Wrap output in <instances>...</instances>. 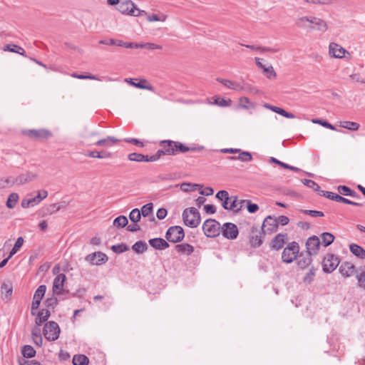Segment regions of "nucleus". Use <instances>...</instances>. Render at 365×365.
Segmentation results:
<instances>
[{
  "instance_id": "1",
  "label": "nucleus",
  "mask_w": 365,
  "mask_h": 365,
  "mask_svg": "<svg viewBox=\"0 0 365 365\" xmlns=\"http://www.w3.org/2000/svg\"><path fill=\"white\" fill-rule=\"evenodd\" d=\"M295 24L297 27L308 31H317L324 33L328 29L327 24L324 20L314 16L299 17L295 20Z\"/></svg>"
},
{
  "instance_id": "2",
  "label": "nucleus",
  "mask_w": 365,
  "mask_h": 365,
  "mask_svg": "<svg viewBox=\"0 0 365 365\" xmlns=\"http://www.w3.org/2000/svg\"><path fill=\"white\" fill-rule=\"evenodd\" d=\"M182 217L184 224L192 228L197 227L201 221L200 212L195 207L185 209Z\"/></svg>"
},
{
  "instance_id": "3",
  "label": "nucleus",
  "mask_w": 365,
  "mask_h": 365,
  "mask_svg": "<svg viewBox=\"0 0 365 365\" xmlns=\"http://www.w3.org/2000/svg\"><path fill=\"white\" fill-rule=\"evenodd\" d=\"M118 10L123 14L133 16H140L146 14L145 11L139 9L130 0L120 2L118 6Z\"/></svg>"
},
{
  "instance_id": "4",
  "label": "nucleus",
  "mask_w": 365,
  "mask_h": 365,
  "mask_svg": "<svg viewBox=\"0 0 365 365\" xmlns=\"http://www.w3.org/2000/svg\"><path fill=\"white\" fill-rule=\"evenodd\" d=\"M299 252V247L297 242H289L284 249L282 254V262L287 264L292 263L296 259Z\"/></svg>"
},
{
  "instance_id": "5",
  "label": "nucleus",
  "mask_w": 365,
  "mask_h": 365,
  "mask_svg": "<svg viewBox=\"0 0 365 365\" xmlns=\"http://www.w3.org/2000/svg\"><path fill=\"white\" fill-rule=\"evenodd\" d=\"M60 332L61 329L58 324L53 321L46 323L43 329V333L46 339L50 341L58 339Z\"/></svg>"
},
{
  "instance_id": "6",
  "label": "nucleus",
  "mask_w": 365,
  "mask_h": 365,
  "mask_svg": "<svg viewBox=\"0 0 365 365\" xmlns=\"http://www.w3.org/2000/svg\"><path fill=\"white\" fill-rule=\"evenodd\" d=\"M220 224L215 220H206L202 225V230L207 237H215L220 234Z\"/></svg>"
},
{
  "instance_id": "7",
  "label": "nucleus",
  "mask_w": 365,
  "mask_h": 365,
  "mask_svg": "<svg viewBox=\"0 0 365 365\" xmlns=\"http://www.w3.org/2000/svg\"><path fill=\"white\" fill-rule=\"evenodd\" d=\"M185 237V232L180 226H172L168 228L165 233V238L168 241L173 243L181 242Z\"/></svg>"
},
{
  "instance_id": "8",
  "label": "nucleus",
  "mask_w": 365,
  "mask_h": 365,
  "mask_svg": "<svg viewBox=\"0 0 365 365\" xmlns=\"http://www.w3.org/2000/svg\"><path fill=\"white\" fill-rule=\"evenodd\" d=\"M339 264V258L334 254H327L324 257L322 267L323 271L327 273L332 272Z\"/></svg>"
},
{
  "instance_id": "9",
  "label": "nucleus",
  "mask_w": 365,
  "mask_h": 365,
  "mask_svg": "<svg viewBox=\"0 0 365 365\" xmlns=\"http://www.w3.org/2000/svg\"><path fill=\"white\" fill-rule=\"evenodd\" d=\"M278 226L277 219L269 215L263 221L262 231L265 235H271L277 230Z\"/></svg>"
},
{
  "instance_id": "10",
  "label": "nucleus",
  "mask_w": 365,
  "mask_h": 365,
  "mask_svg": "<svg viewBox=\"0 0 365 365\" xmlns=\"http://www.w3.org/2000/svg\"><path fill=\"white\" fill-rule=\"evenodd\" d=\"M319 195L324 196L328 199L334 200L338 202H343L348 205H351L354 206H363L364 203L356 202L351 200H349L338 194H336L329 191H322V193H319Z\"/></svg>"
},
{
  "instance_id": "11",
  "label": "nucleus",
  "mask_w": 365,
  "mask_h": 365,
  "mask_svg": "<svg viewBox=\"0 0 365 365\" xmlns=\"http://www.w3.org/2000/svg\"><path fill=\"white\" fill-rule=\"evenodd\" d=\"M220 232L223 237L228 240H235L237 237L239 231L237 227L232 222H225L221 227Z\"/></svg>"
},
{
  "instance_id": "12",
  "label": "nucleus",
  "mask_w": 365,
  "mask_h": 365,
  "mask_svg": "<svg viewBox=\"0 0 365 365\" xmlns=\"http://www.w3.org/2000/svg\"><path fill=\"white\" fill-rule=\"evenodd\" d=\"M217 81L220 83L223 84L228 88L235 90L236 91H250L252 90V86L249 84L242 85L236 81H232L227 79L223 78H217Z\"/></svg>"
},
{
  "instance_id": "13",
  "label": "nucleus",
  "mask_w": 365,
  "mask_h": 365,
  "mask_svg": "<svg viewBox=\"0 0 365 365\" xmlns=\"http://www.w3.org/2000/svg\"><path fill=\"white\" fill-rule=\"evenodd\" d=\"M23 134L33 140H36L46 139L51 135V132L46 129L25 130H23Z\"/></svg>"
},
{
  "instance_id": "14",
  "label": "nucleus",
  "mask_w": 365,
  "mask_h": 365,
  "mask_svg": "<svg viewBox=\"0 0 365 365\" xmlns=\"http://www.w3.org/2000/svg\"><path fill=\"white\" fill-rule=\"evenodd\" d=\"M250 244L254 248L259 247L262 244V236L257 226L253 225L250 228Z\"/></svg>"
},
{
  "instance_id": "15",
  "label": "nucleus",
  "mask_w": 365,
  "mask_h": 365,
  "mask_svg": "<svg viewBox=\"0 0 365 365\" xmlns=\"http://www.w3.org/2000/svg\"><path fill=\"white\" fill-rule=\"evenodd\" d=\"M320 246V240L316 236L313 235L309 237L306 242V247L307 250V253L312 255H315L317 254Z\"/></svg>"
},
{
  "instance_id": "16",
  "label": "nucleus",
  "mask_w": 365,
  "mask_h": 365,
  "mask_svg": "<svg viewBox=\"0 0 365 365\" xmlns=\"http://www.w3.org/2000/svg\"><path fill=\"white\" fill-rule=\"evenodd\" d=\"M329 53L334 58H341L348 51L338 43L331 42L329 46Z\"/></svg>"
},
{
  "instance_id": "17",
  "label": "nucleus",
  "mask_w": 365,
  "mask_h": 365,
  "mask_svg": "<svg viewBox=\"0 0 365 365\" xmlns=\"http://www.w3.org/2000/svg\"><path fill=\"white\" fill-rule=\"evenodd\" d=\"M66 277L64 274H58L53 282V292L54 294H61Z\"/></svg>"
},
{
  "instance_id": "18",
  "label": "nucleus",
  "mask_w": 365,
  "mask_h": 365,
  "mask_svg": "<svg viewBox=\"0 0 365 365\" xmlns=\"http://www.w3.org/2000/svg\"><path fill=\"white\" fill-rule=\"evenodd\" d=\"M287 235L279 233L277 235L272 241L271 247L273 250H279L282 249L286 242Z\"/></svg>"
},
{
  "instance_id": "19",
  "label": "nucleus",
  "mask_w": 365,
  "mask_h": 365,
  "mask_svg": "<svg viewBox=\"0 0 365 365\" xmlns=\"http://www.w3.org/2000/svg\"><path fill=\"white\" fill-rule=\"evenodd\" d=\"M339 272L345 277H351L356 271L355 266L349 262H343L339 267Z\"/></svg>"
},
{
  "instance_id": "20",
  "label": "nucleus",
  "mask_w": 365,
  "mask_h": 365,
  "mask_svg": "<svg viewBox=\"0 0 365 365\" xmlns=\"http://www.w3.org/2000/svg\"><path fill=\"white\" fill-rule=\"evenodd\" d=\"M138 79H133V78H125V81L128 83L129 84L133 86L135 88H141V89H145L148 91H153V87L148 83V81L146 79L142 78L139 80L138 83L134 82V81H137Z\"/></svg>"
},
{
  "instance_id": "21",
  "label": "nucleus",
  "mask_w": 365,
  "mask_h": 365,
  "mask_svg": "<svg viewBox=\"0 0 365 365\" xmlns=\"http://www.w3.org/2000/svg\"><path fill=\"white\" fill-rule=\"evenodd\" d=\"M149 244L151 247L158 250H163L169 247L168 242L164 239L159 237L150 239L149 240Z\"/></svg>"
},
{
  "instance_id": "22",
  "label": "nucleus",
  "mask_w": 365,
  "mask_h": 365,
  "mask_svg": "<svg viewBox=\"0 0 365 365\" xmlns=\"http://www.w3.org/2000/svg\"><path fill=\"white\" fill-rule=\"evenodd\" d=\"M174 144L175 141L171 140H164L160 142V146H164L168 155H176Z\"/></svg>"
},
{
  "instance_id": "23",
  "label": "nucleus",
  "mask_w": 365,
  "mask_h": 365,
  "mask_svg": "<svg viewBox=\"0 0 365 365\" xmlns=\"http://www.w3.org/2000/svg\"><path fill=\"white\" fill-rule=\"evenodd\" d=\"M264 106L266 108H268V109L272 110L273 112L277 113L287 118H294L295 117L293 113L287 112L285 110H284L279 107L274 106H272V105H269L267 103H265L264 105Z\"/></svg>"
},
{
  "instance_id": "24",
  "label": "nucleus",
  "mask_w": 365,
  "mask_h": 365,
  "mask_svg": "<svg viewBox=\"0 0 365 365\" xmlns=\"http://www.w3.org/2000/svg\"><path fill=\"white\" fill-rule=\"evenodd\" d=\"M173 145L175 148L176 155L178 154L179 153H184L188 151H195L197 150H200L202 148V147L198 148L195 147H188L186 145L178 141H175V144Z\"/></svg>"
},
{
  "instance_id": "25",
  "label": "nucleus",
  "mask_w": 365,
  "mask_h": 365,
  "mask_svg": "<svg viewBox=\"0 0 365 365\" xmlns=\"http://www.w3.org/2000/svg\"><path fill=\"white\" fill-rule=\"evenodd\" d=\"M119 141L118 139L113 136H108L106 138L101 139L97 140L93 144L98 146L102 147H110L113 145L117 143Z\"/></svg>"
},
{
  "instance_id": "26",
  "label": "nucleus",
  "mask_w": 365,
  "mask_h": 365,
  "mask_svg": "<svg viewBox=\"0 0 365 365\" xmlns=\"http://www.w3.org/2000/svg\"><path fill=\"white\" fill-rule=\"evenodd\" d=\"M51 315L48 309H43L38 312L36 318V324L40 327L43 322H46Z\"/></svg>"
},
{
  "instance_id": "27",
  "label": "nucleus",
  "mask_w": 365,
  "mask_h": 365,
  "mask_svg": "<svg viewBox=\"0 0 365 365\" xmlns=\"http://www.w3.org/2000/svg\"><path fill=\"white\" fill-rule=\"evenodd\" d=\"M141 215L143 217H150V221H155L153 216V204L152 202L147 203L141 207L140 210Z\"/></svg>"
},
{
  "instance_id": "28",
  "label": "nucleus",
  "mask_w": 365,
  "mask_h": 365,
  "mask_svg": "<svg viewBox=\"0 0 365 365\" xmlns=\"http://www.w3.org/2000/svg\"><path fill=\"white\" fill-rule=\"evenodd\" d=\"M175 249L179 253L186 255H191L194 251L193 246L187 243L177 245Z\"/></svg>"
},
{
  "instance_id": "29",
  "label": "nucleus",
  "mask_w": 365,
  "mask_h": 365,
  "mask_svg": "<svg viewBox=\"0 0 365 365\" xmlns=\"http://www.w3.org/2000/svg\"><path fill=\"white\" fill-rule=\"evenodd\" d=\"M66 207V204L65 202L61 203H53L49 205L45 208V214L52 215L59 211L62 208H65Z\"/></svg>"
},
{
  "instance_id": "30",
  "label": "nucleus",
  "mask_w": 365,
  "mask_h": 365,
  "mask_svg": "<svg viewBox=\"0 0 365 365\" xmlns=\"http://www.w3.org/2000/svg\"><path fill=\"white\" fill-rule=\"evenodd\" d=\"M311 255L309 253L306 255L301 254L297 261L298 266L302 269L307 267L312 262Z\"/></svg>"
},
{
  "instance_id": "31",
  "label": "nucleus",
  "mask_w": 365,
  "mask_h": 365,
  "mask_svg": "<svg viewBox=\"0 0 365 365\" xmlns=\"http://www.w3.org/2000/svg\"><path fill=\"white\" fill-rule=\"evenodd\" d=\"M349 250L351 253L357 257L365 259V250L361 246L356 244H351L349 245Z\"/></svg>"
},
{
  "instance_id": "32",
  "label": "nucleus",
  "mask_w": 365,
  "mask_h": 365,
  "mask_svg": "<svg viewBox=\"0 0 365 365\" xmlns=\"http://www.w3.org/2000/svg\"><path fill=\"white\" fill-rule=\"evenodd\" d=\"M31 335L34 344L38 346H41L43 343V339L41 334L40 327H34L31 331Z\"/></svg>"
},
{
  "instance_id": "33",
  "label": "nucleus",
  "mask_w": 365,
  "mask_h": 365,
  "mask_svg": "<svg viewBox=\"0 0 365 365\" xmlns=\"http://www.w3.org/2000/svg\"><path fill=\"white\" fill-rule=\"evenodd\" d=\"M4 51L16 53L23 56H26L24 49L16 44H6L4 48Z\"/></svg>"
},
{
  "instance_id": "34",
  "label": "nucleus",
  "mask_w": 365,
  "mask_h": 365,
  "mask_svg": "<svg viewBox=\"0 0 365 365\" xmlns=\"http://www.w3.org/2000/svg\"><path fill=\"white\" fill-rule=\"evenodd\" d=\"M73 365H88L89 359L84 354H76L73 357Z\"/></svg>"
},
{
  "instance_id": "35",
  "label": "nucleus",
  "mask_w": 365,
  "mask_h": 365,
  "mask_svg": "<svg viewBox=\"0 0 365 365\" xmlns=\"http://www.w3.org/2000/svg\"><path fill=\"white\" fill-rule=\"evenodd\" d=\"M112 155V154L109 152H106V151H101V152H98V151H96V150H93V151H88V153L86 154V156L88 157H90V158H110Z\"/></svg>"
},
{
  "instance_id": "36",
  "label": "nucleus",
  "mask_w": 365,
  "mask_h": 365,
  "mask_svg": "<svg viewBox=\"0 0 365 365\" xmlns=\"http://www.w3.org/2000/svg\"><path fill=\"white\" fill-rule=\"evenodd\" d=\"M229 198H230V200H225L223 202H222V206L225 210L234 211L235 207H236L235 204L237 196L232 195L230 196Z\"/></svg>"
},
{
  "instance_id": "37",
  "label": "nucleus",
  "mask_w": 365,
  "mask_h": 365,
  "mask_svg": "<svg viewBox=\"0 0 365 365\" xmlns=\"http://www.w3.org/2000/svg\"><path fill=\"white\" fill-rule=\"evenodd\" d=\"M48 196V192L46 190L43 191V197H40V191L38 195L35 197H29L30 206L33 207L38 205L42 200L45 199Z\"/></svg>"
},
{
  "instance_id": "38",
  "label": "nucleus",
  "mask_w": 365,
  "mask_h": 365,
  "mask_svg": "<svg viewBox=\"0 0 365 365\" xmlns=\"http://www.w3.org/2000/svg\"><path fill=\"white\" fill-rule=\"evenodd\" d=\"M132 249L138 254H142L148 249V245L145 242L138 241L133 246Z\"/></svg>"
},
{
  "instance_id": "39",
  "label": "nucleus",
  "mask_w": 365,
  "mask_h": 365,
  "mask_svg": "<svg viewBox=\"0 0 365 365\" xmlns=\"http://www.w3.org/2000/svg\"><path fill=\"white\" fill-rule=\"evenodd\" d=\"M19 195L16 192H12L9 195V197L6 201V207L9 209L14 208L18 200H19Z\"/></svg>"
},
{
  "instance_id": "40",
  "label": "nucleus",
  "mask_w": 365,
  "mask_h": 365,
  "mask_svg": "<svg viewBox=\"0 0 365 365\" xmlns=\"http://www.w3.org/2000/svg\"><path fill=\"white\" fill-rule=\"evenodd\" d=\"M334 236L330 232H324L321 235V239L324 247L330 245L334 240Z\"/></svg>"
},
{
  "instance_id": "41",
  "label": "nucleus",
  "mask_w": 365,
  "mask_h": 365,
  "mask_svg": "<svg viewBox=\"0 0 365 365\" xmlns=\"http://www.w3.org/2000/svg\"><path fill=\"white\" fill-rule=\"evenodd\" d=\"M21 354L26 358H32L36 354V351L30 345H24L21 349Z\"/></svg>"
},
{
  "instance_id": "42",
  "label": "nucleus",
  "mask_w": 365,
  "mask_h": 365,
  "mask_svg": "<svg viewBox=\"0 0 365 365\" xmlns=\"http://www.w3.org/2000/svg\"><path fill=\"white\" fill-rule=\"evenodd\" d=\"M37 178V175L33 173H27L26 174L21 175L18 178V180L21 183H25L27 182H30L35 178Z\"/></svg>"
},
{
  "instance_id": "43",
  "label": "nucleus",
  "mask_w": 365,
  "mask_h": 365,
  "mask_svg": "<svg viewBox=\"0 0 365 365\" xmlns=\"http://www.w3.org/2000/svg\"><path fill=\"white\" fill-rule=\"evenodd\" d=\"M46 292V286L44 284L40 285L36 290L33 299L41 301Z\"/></svg>"
},
{
  "instance_id": "44",
  "label": "nucleus",
  "mask_w": 365,
  "mask_h": 365,
  "mask_svg": "<svg viewBox=\"0 0 365 365\" xmlns=\"http://www.w3.org/2000/svg\"><path fill=\"white\" fill-rule=\"evenodd\" d=\"M24 242V240L22 237H19L17 238L14 246L13 247L12 250H11V252L9 253V258H11L13 255H14L18 252V250L23 245Z\"/></svg>"
},
{
  "instance_id": "45",
  "label": "nucleus",
  "mask_w": 365,
  "mask_h": 365,
  "mask_svg": "<svg viewBox=\"0 0 365 365\" xmlns=\"http://www.w3.org/2000/svg\"><path fill=\"white\" fill-rule=\"evenodd\" d=\"M128 219L124 215H120L113 220V225L118 227H124L128 225Z\"/></svg>"
},
{
  "instance_id": "46",
  "label": "nucleus",
  "mask_w": 365,
  "mask_h": 365,
  "mask_svg": "<svg viewBox=\"0 0 365 365\" xmlns=\"http://www.w3.org/2000/svg\"><path fill=\"white\" fill-rule=\"evenodd\" d=\"M137 48H146L148 50L162 49L160 45L153 43H138Z\"/></svg>"
},
{
  "instance_id": "47",
  "label": "nucleus",
  "mask_w": 365,
  "mask_h": 365,
  "mask_svg": "<svg viewBox=\"0 0 365 365\" xmlns=\"http://www.w3.org/2000/svg\"><path fill=\"white\" fill-rule=\"evenodd\" d=\"M1 294L5 297V298H9L12 295L13 288L11 285L3 283L1 287Z\"/></svg>"
},
{
  "instance_id": "48",
  "label": "nucleus",
  "mask_w": 365,
  "mask_h": 365,
  "mask_svg": "<svg viewBox=\"0 0 365 365\" xmlns=\"http://www.w3.org/2000/svg\"><path fill=\"white\" fill-rule=\"evenodd\" d=\"M302 182L304 185L313 189L314 190L318 192V193H322V190L320 189V187L318 184H317L314 181L308 179H304Z\"/></svg>"
},
{
  "instance_id": "49",
  "label": "nucleus",
  "mask_w": 365,
  "mask_h": 365,
  "mask_svg": "<svg viewBox=\"0 0 365 365\" xmlns=\"http://www.w3.org/2000/svg\"><path fill=\"white\" fill-rule=\"evenodd\" d=\"M129 218L133 223L138 222L141 218L140 211L138 208L132 210L129 214Z\"/></svg>"
},
{
  "instance_id": "50",
  "label": "nucleus",
  "mask_w": 365,
  "mask_h": 365,
  "mask_svg": "<svg viewBox=\"0 0 365 365\" xmlns=\"http://www.w3.org/2000/svg\"><path fill=\"white\" fill-rule=\"evenodd\" d=\"M340 126L350 130H357L359 128V124L351 121H343L341 122Z\"/></svg>"
},
{
  "instance_id": "51",
  "label": "nucleus",
  "mask_w": 365,
  "mask_h": 365,
  "mask_svg": "<svg viewBox=\"0 0 365 365\" xmlns=\"http://www.w3.org/2000/svg\"><path fill=\"white\" fill-rule=\"evenodd\" d=\"M237 160L242 162H250L252 160V156L250 153L247 151H242L238 153Z\"/></svg>"
},
{
  "instance_id": "52",
  "label": "nucleus",
  "mask_w": 365,
  "mask_h": 365,
  "mask_svg": "<svg viewBox=\"0 0 365 365\" xmlns=\"http://www.w3.org/2000/svg\"><path fill=\"white\" fill-rule=\"evenodd\" d=\"M199 187H200V185L198 184H192L190 182H183L180 185V189L183 192L194 191Z\"/></svg>"
},
{
  "instance_id": "53",
  "label": "nucleus",
  "mask_w": 365,
  "mask_h": 365,
  "mask_svg": "<svg viewBox=\"0 0 365 365\" xmlns=\"http://www.w3.org/2000/svg\"><path fill=\"white\" fill-rule=\"evenodd\" d=\"M263 73L266 76V77L269 79H274L277 76V73L274 71V68L272 66L264 68Z\"/></svg>"
},
{
  "instance_id": "54",
  "label": "nucleus",
  "mask_w": 365,
  "mask_h": 365,
  "mask_svg": "<svg viewBox=\"0 0 365 365\" xmlns=\"http://www.w3.org/2000/svg\"><path fill=\"white\" fill-rule=\"evenodd\" d=\"M111 250L114 252L120 254L127 251L128 250V247L125 244L120 243L115 245H113L111 247Z\"/></svg>"
},
{
  "instance_id": "55",
  "label": "nucleus",
  "mask_w": 365,
  "mask_h": 365,
  "mask_svg": "<svg viewBox=\"0 0 365 365\" xmlns=\"http://www.w3.org/2000/svg\"><path fill=\"white\" fill-rule=\"evenodd\" d=\"M116 46L128 48H137L138 43L125 42L122 40L117 39Z\"/></svg>"
},
{
  "instance_id": "56",
  "label": "nucleus",
  "mask_w": 365,
  "mask_h": 365,
  "mask_svg": "<svg viewBox=\"0 0 365 365\" xmlns=\"http://www.w3.org/2000/svg\"><path fill=\"white\" fill-rule=\"evenodd\" d=\"M359 270L360 272L356 275V277L359 281V286L363 287V283L365 282V266L360 268Z\"/></svg>"
},
{
  "instance_id": "57",
  "label": "nucleus",
  "mask_w": 365,
  "mask_h": 365,
  "mask_svg": "<svg viewBox=\"0 0 365 365\" xmlns=\"http://www.w3.org/2000/svg\"><path fill=\"white\" fill-rule=\"evenodd\" d=\"M230 195H229V193L226 190H220L219 192H217V193L216 194V197L220 200V201H222V202L225 201V200H230V198H229Z\"/></svg>"
},
{
  "instance_id": "58",
  "label": "nucleus",
  "mask_w": 365,
  "mask_h": 365,
  "mask_svg": "<svg viewBox=\"0 0 365 365\" xmlns=\"http://www.w3.org/2000/svg\"><path fill=\"white\" fill-rule=\"evenodd\" d=\"M57 304H58V299L56 297L48 298L45 301V305L49 309H53Z\"/></svg>"
},
{
  "instance_id": "59",
  "label": "nucleus",
  "mask_w": 365,
  "mask_h": 365,
  "mask_svg": "<svg viewBox=\"0 0 365 365\" xmlns=\"http://www.w3.org/2000/svg\"><path fill=\"white\" fill-rule=\"evenodd\" d=\"M128 158L130 161L142 162V158H143V154L132 153L128 155Z\"/></svg>"
},
{
  "instance_id": "60",
  "label": "nucleus",
  "mask_w": 365,
  "mask_h": 365,
  "mask_svg": "<svg viewBox=\"0 0 365 365\" xmlns=\"http://www.w3.org/2000/svg\"><path fill=\"white\" fill-rule=\"evenodd\" d=\"M312 122L314 123H318V124H319L327 128L332 130H334L336 129L333 125L330 124L329 122L325 121V120H322L320 119H316V120H313Z\"/></svg>"
},
{
  "instance_id": "61",
  "label": "nucleus",
  "mask_w": 365,
  "mask_h": 365,
  "mask_svg": "<svg viewBox=\"0 0 365 365\" xmlns=\"http://www.w3.org/2000/svg\"><path fill=\"white\" fill-rule=\"evenodd\" d=\"M71 76L76 78L78 79H91V80H99L96 76L93 75H82V74H77L76 73H73L71 74Z\"/></svg>"
},
{
  "instance_id": "62",
  "label": "nucleus",
  "mask_w": 365,
  "mask_h": 365,
  "mask_svg": "<svg viewBox=\"0 0 365 365\" xmlns=\"http://www.w3.org/2000/svg\"><path fill=\"white\" fill-rule=\"evenodd\" d=\"M215 103L222 107L228 106L231 103V100H226L222 98H217L215 100Z\"/></svg>"
},
{
  "instance_id": "63",
  "label": "nucleus",
  "mask_w": 365,
  "mask_h": 365,
  "mask_svg": "<svg viewBox=\"0 0 365 365\" xmlns=\"http://www.w3.org/2000/svg\"><path fill=\"white\" fill-rule=\"evenodd\" d=\"M338 192L345 196H348L350 194L351 189L346 185H340L337 188Z\"/></svg>"
},
{
  "instance_id": "64",
  "label": "nucleus",
  "mask_w": 365,
  "mask_h": 365,
  "mask_svg": "<svg viewBox=\"0 0 365 365\" xmlns=\"http://www.w3.org/2000/svg\"><path fill=\"white\" fill-rule=\"evenodd\" d=\"M349 78L351 81L354 82H360L361 83H365V80L361 77L359 73H353L349 76Z\"/></svg>"
}]
</instances>
